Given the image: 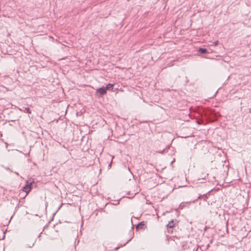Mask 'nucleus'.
Wrapping results in <instances>:
<instances>
[{"label": "nucleus", "instance_id": "f257e3e1", "mask_svg": "<svg viewBox=\"0 0 251 251\" xmlns=\"http://www.w3.org/2000/svg\"><path fill=\"white\" fill-rule=\"evenodd\" d=\"M198 113L202 119L198 121V124L199 125L204 123L203 119L207 122H210L215 118V114L212 110L209 109L201 108L199 109Z\"/></svg>", "mask_w": 251, "mask_h": 251}, {"label": "nucleus", "instance_id": "f03ea898", "mask_svg": "<svg viewBox=\"0 0 251 251\" xmlns=\"http://www.w3.org/2000/svg\"><path fill=\"white\" fill-rule=\"evenodd\" d=\"M34 183L33 179L30 178L29 180H26L25 185L23 187V190L28 194L32 188V184Z\"/></svg>", "mask_w": 251, "mask_h": 251}, {"label": "nucleus", "instance_id": "7ed1b4c3", "mask_svg": "<svg viewBox=\"0 0 251 251\" xmlns=\"http://www.w3.org/2000/svg\"><path fill=\"white\" fill-rule=\"evenodd\" d=\"M107 91L104 87H102L97 89L96 92V95L100 98L102 97L103 95L106 94Z\"/></svg>", "mask_w": 251, "mask_h": 251}, {"label": "nucleus", "instance_id": "20e7f679", "mask_svg": "<svg viewBox=\"0 0 251 251\" xmlns=\"http://www.w3.org/2000/svg\"><path fill=\"white\" fill-rule=\"evenodd\" d=\"M178 223V221L176 219L172 220L170 222H169L167 225L168 232H170L171 228H173L174 227H176Z\"/></svg>", "mask_w": 251, "mask_h": 251}, {"label": "nucleus", "instance_id": "39448f33", "mask_svg": "<svg viewBox=\"0 0 251 251\" xmlns=\"http://www.w3.org/2000/svg\"><path fill=\"white\" fill-rule=\"evenodd\" d=\"M146 222L143 221L139 223L137 226H136V229H144L146 226Z\"/></svg>", "mask_w": 251, "mask_h": 251}, {"label": "nucleus", "instance_id": "423d86ee", "mask_svg": "<svg viewBox=\"0 0 251 251\" xmlns=\"http://www.w3.org/2000/svg\"><path fill=\"white\" fill-rule=\"evenodd\" d=\"M203 199L205 201L208 199V195L207 194H203V195H200L197 200H196L193 201V202H195L198 201V199Z\"/></svg>", "mask_w": 251, "mask_h": 251}, {"label": "nucleus", "instance_id": "0eeeda50", "mask_svg": "<svg viewBox=\"0 0 251 251\" xmlns=\"http://www.w3.org/2000/svg\"><path fill=\"white\" fill-rule=\"evenodd\" d=\"M19 109L21 111H24V112L27 113L28 114H31V113L30 108L27 107H23L22 108H19Z\"/></svg>", "mask_w": 251, "mask_h": 251}, {"label": "nucleus", "instance_id": "6e6552de", "mask_svg": "<svg viewBox=\"0 0 251 251\" xmlns=\"http://www.w3.org/2000/svg\"><path fill=\"white\" fill-rule=\"evenodd\" d=\"M198 51L200 54H206V53H208L207 50L205 48H200L199 49V50H198Z\"/></svg>", "mask_w": 251, "mask_h": 251}, {"label": "nucleus", "instance_id": "1a4fd4ad", "mask_svg": "<svg viewBox=\"0 0 251 251\" xmlns=\"http://www.w3.org/2000/svg\"><path fill=\"white\" fill-rule=\"evenodd\" d=\"M113 87H114V84H111V83H108L106 85V87H105V88L106 89V91L107 90H112L113 89Z\"/></svg>", "mask_w": 251, "mask_h": 251}, {"label": "nucleus", "instance_id": "9d476101", "mask_svg": "<svg viewBox=\"0 0 251 251\" xmlns=\"http://www.w3.org/2000/svg\"><path fill=\"white\" fill-rule=\"evenodd\" d=\"M208 175V174L207 173H201L200 176H199V178H198L199 180H200V179H205V177L206 176H207Z\"/></svg>", "mask_w": 251, "mask_h": 251}, {"label": "nucleus", "instance_id": "9b49d317", "mask_svg": "<svg viewBox=\"0 0 251 251\" xmlns=\"http://www.w3.org/2000/svg\"><path fill=\"white\" fill-rule=\"evenodd\" d=\"M169 149V147H168L167 148H165V149L161 151H159V152L161 153H164L167 152H168V149Z\"/></svg>", "mask_w": 251, "mask_h": 251}, {"label": "nucleus", "instance_id": "f8f14e48", "mask_svg": "<svg viewBox=\"0 0 251 251\" xmlns=\"http://www.w3.org/2000/svg\"><path fill=\"white\" fill-rule=\"evenodd\" d=\"M130 241V240H127L126 243H125L124 245H121V246L120 247H116L115 248L114 250L115 251H117L121 247H123V246H125L129 241Z\"/></svg>", "mask_w": 251, "mask_h": 251}, {"label": "nucleus", "instance_id": "ddd939ff", "mask_svg": "<svg viewBox=\"0 0 251 251\" xmlns=\"http://www.w3.org/2000/svg\"><path fill=\"white\" fill-rule=\"evenodd\" d=\"M186 203H187V202H181L179 205L180 208L181 209H182L184 207L185 204Z\"/></svg>", "mask_w": 251, "mask_h": 251}, {"label": "nucleus", "instance_id": "4468645a", "mask_svg": "<svg viewBox=\"0 0 251 251\" xmlns=\"http://www.w3.org/2000/svg\"><path fill=\"white\" fill-rule=\"evenodd\" d=\"M219 44V41H215L213 42V44L214 46H217Z\"/></svg>", "mask_w": 251, "mask_h": 251}, {"label": "nucleus", "instance_id": "2eb2a0df", "mask_svg": "<svg viewBox=\"0 0 251 251\" xmlns=\"http://www.w3.org/2000/svg\"><path fill=\"white\" fill-rule=\"evenodd\" d=\"M34 243H32L31 246H28V247L31 248L33 246Z\"/></svg>", "mask_w": 251, "mask_h": 251}, {"label": "nucleus", "instance_id": "dca6fc26", "mask_svg": "<svg viewBox=\"0 0 251 251\" xmlns=\"http://www.w3.org/2000/svg\"><path fill=\"white\" fill-rule=\"evenodd\" d=\"M6 169L7 170H8V171H10V172H12V171L9 168H6Z\"/></svg>", "mask_w": 251, "mask_h": 251}, {"label": "nucleus", "instance_id": "f3484780", "mask_svg": "<svg viewBox=\"0 0 251 251\" xmlns=\"http://www.w3.org/2000/svg\"><path fill=\"white\" fill-rule=\"evenodd\" d=\"M173 228H171V229H170V232H168L169 233H172L173 232Z\"/></svg>", "mask_w": 251, "mask_h": 251}, {"label": "nucleus", "instance_id": "a211bd4d", "mask_svg": "<svg viewBox=\"0 0 251 251\" xmlns=\"http://www.w3.org/2000/svg\"><path fill=\"white\" fill-rule=\"evenodd\" d=\"M14 173H15L16 175H17V176H19V173H17V172H14Z\"/></svg>", "mask_w": 251, "mask_h": 251}, {"label": "nucleus", "instance_id": "6ab92c4d", "mask_svg": "<svg viewBox=\"0 0 251 251\" xmlns=\"http://www.w3.org/2000/svg\"><path fill=\"white\" fill-rule=\"evenodd\" d=\"M175 161V159H174V160L172 161V163H173Z\"/></svg>", "mask_w": 251, "mask_h": 251}]
</instances>
